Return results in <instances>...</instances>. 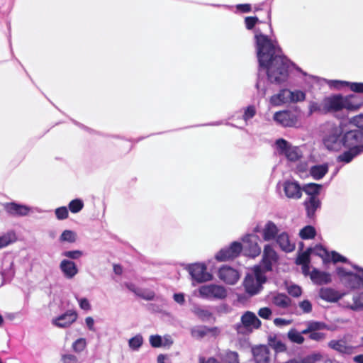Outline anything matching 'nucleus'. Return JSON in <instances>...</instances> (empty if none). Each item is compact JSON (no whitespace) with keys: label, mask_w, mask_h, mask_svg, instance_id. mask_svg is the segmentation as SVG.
Returning <instances> with one entry per match:
<instances>
[{"label":"nucleus","mask_w":363,"mask_h":363,"mask_svg":"<svg viewBox=\"0 0 363 363\" xmlns=\"http://www.w3.org/2000/svg\"><path fill=\"white\" fill-rule=\"evenodd\" d=\"M68 214V210L66 207H60L55 210V215L59 220L67 218Z\"/></svg>","instance_id":"nucleus-53"},{"label":"nucleus","mask_w":363,"mask_h":363,"mask_svg":"<svg viewBox=\"0 0 363 363\" xmlns=\"http://www.w3.org/2000/svg\"><path fill=\"white\" fill-rule=\"evenodd\" d=\"M289 103H298L306 99V93L301 90L291 91L289 89Z\"/></svg>","instance_id":"nucleus-32"},{"label":"nucleus","mask_w":363,"mask_h":363,"mask_svg":"<svg viewBox=\"0 0 363 363\" xmlns=\"http://www.w3.org/2000/svg\"><path fill=\"white\" fill-rule=\"evenodd\" d=\"M311 255L310 251H308V249L307 251L301 253L298 255V257L296 259V264H309V256Z\"/></svg>","instance_id":"nucleus-48"},{"label":"nucleus","mask_w":363,"mask_h":363,"mask_svg":"<svg viewBox=\"0 0 363 363\" xmlns=\"http://www.w3.org/2000/svg\"><path fill=\"white\" fill-rule=\"evenodd\" d=\"M299 308L303 313H308L312 311V304L308 300H303L298 303Z\"/></svg>","instance_id":"nucleus-55"},{"label":"nucleus","mask_w":363,"mask_h":363,"mask_svg":"<svg viewBox=\"0 0 363 363\" xmlns=\"http://www.w3.org/2000/svg\"><path fill=\"white\" fill-rule=\"evenodd\" d=\"M150 343L153 347H160L162 345H165L163 344V339L160 335H151L150 337Z\"/></svg>","instance_id":"nucleus-51"},{"label":"nucleus","mask_w":363,"mask_h":363,"mask_svg":"<svg viewBox=\"0 0 363 363\" xmlns=\"http://www.w3.org/2000/svg\"><path fill=\"white\" fill-rule=\"evenodd\" d=\"M273 118L277 123L285 127L294 126L298 121L296 116L289 111L276 112Z\"/></svg>","instance_id":"nucleus-16"},{"label":"nucleus","mask_w":363,"mask_h":363,"mask_svg":"<svg viewBox=\"0 0 363 363\" xmlns=\"http://www.w3.org/2000/svg\"><path fill=\"white\" fill-rule=\"evenodd\" d=\"M4 208L13 216H26L31 211L30 207L14 202L4 203Z\"/></svg>","instance_id":"nucleus-18"},{"label":"nucleus","mask_w":363,"mask_h":363,"mask_svg":"<svg viewBox=\"0 0 363 363\" xmlns=\"http://www.w3.org/2000/svg\"><path fill=\"white\" fill-rule=\"evenodd\" d=\"M80 308L85 311H89L91 309V305L89 303V301L86 298H82L77 299Z\"/></svg>","instance_id":"nucleus-61"},{"label":"nucleus","mask_w":363,"mask_h":363,"mask_svg":"<svg viewBox=\"0 0 363 363\" xmlns=\"http://www.w3.org/2000/svg\"><path fill=\"white\" fill-rule=\"evenodd\" d=\"M62 256L72 259H77L83 255V252L80 250H70L62 252Z\"/></svg>","instance_id":"nucleus-50"},{"label":"nucleus","mask_w":363,"mask_h":363,"mask_svg":"<svg viewBox=\"0 0 363 363\" xmlns=\"http://www.w3.org/2000/svg\"><path fill=\"white\" fill-rule=\"evenodd\" d=\"M256 111L255 108L252 106H248L244 113L243 119L247 121L249 119L252 118L255 115Z\"/></svg>","instance_id":"nucleus-58"},{"label":"nucleus","mask_w":363,"mask_h":363,"mask_svg":"<svg viewBox=\"0 0 363 363\" xmlns=\"http://www.w3.org/2000/svg\"><path fill=\"white\" fill-rule=\"evenodd\" d=\"M77 239V235L74 231L65 230L62 232L60 237L62 242H74Z\"/></svg>","instance_id":"nucleus-43"},{"label":"nucleus","mask_w":363,"mask_h":363,"mask_svg":"<svg viewBox=\"0 0 363 363\" xmlns=\"http://www.w3.org/2000/svg\"><path fill=\"white\" fill-rule=\"evenodd\" d=\"M342 145L348 149L363 152V133L354 130L346 133L342 137Z\"/></svg>","instance_id":"nucleus-4"},{"label":"nucleus","mask_w":363,"mask_h":363,"mask_svg":"<svg viewBox=\"0 0 363 363\" xmlns=\"http://www.w3.org/2000/svg\"><path fill=\"white\" fill-rule=\"evenodd\" d=\"M254 232L260 233L264 241H271L276 239L279 230L274 222L268 220L263 226L257 225Z\"/></svg>","instance_id":"nucleus-9"},{"label":"nucleus","mask_w":363,"mask_h":363,"mask_svg":"<svg viewBox=\"0 0 363 363\" xmlns=\"http://www.w3.org/2000/svg\"><path fill=\"white\" fill-rule=\"evenodd\" d=\"M353 267L357 270L356 273H351L345 282L352 289L363 287V269L356 265Z\"/></svg>","instance_id":"nucleus-23"},{"label":"nucleus","mask_w":363,"mask_h":363,"mask_svg":"<svg viewBox=\"0 0 363 363\" xmlns=\"http://www.w3.org/2000/svg\"><path fill=\"white\" fill-rule=\"evenodd\" d=\"M260 325L261 321L256 315L252 312L247 311L242 315L240 323L237 324L236 330L239 333H250L258 329Z\"/></svg>","instance_id":"nucleus-3"},{"label":"nucleus","mask_w":363,"mask_h":363,"mask_svg":"<svg viewBox=\"0 0 363 363\" xmlns=\"http://www.w3.org/2000/svg\"><path fill=\"white\" fill-rule=\"evenodd\" d=\"M340 305L354 311H363V292L345 296L342 298Z\"/></svg>","instance_id":"nucleus-10"},{"label":"nucleus","mask_w":363,"mask_h":363,"mask_svg":"<svg viewBox=\"0 0 363 363\" xmlns=\"http://www.w3.org/2000/svg\"><path fill=\"white\" fill-rule=\"evenodd\" d=\"M328 347L343 354H352L356 352L357 347L349 344L347 337L345 336L340 340H333L328 342Z\"/></svg>","instance_id":"nucleus-11"},{"label":"nucleus","mask_w":363,"mask_h":363,"mask_svg":"<svg viewBox=\"0 0 363 363\" xmlns=\"http://www.w3.org/2000/svg\"><path fill=\"white\" fill-rule=\"evenodd\" d=\"M302 331L299 333L296 330H290L288 333V337L293 342L301 344L304 341V337L302 336Z\"/></svg>","instance_id":"nucleus-45"},{"label":"nucleus","mask_w":363,"mask_h":363,"mask_svg":"<svg viewBox=\"0 0 363 363\" xmlns=\"http://www.w3.org/2000/svg\"><path fill=\"white\" fill-rule=\"evenodd\" d=\"M311 280L318 284H325L331 281L330 275L328 273L313 269L310 274Z\"/></svg>","instance_id":"nucleus-29"},{"label":"nucleus","mask_w":363,"mask_h":363,"mask_svg":"<svg viewBox=\"0 0 363 363\" xmlns=\"http://www.w3.org/2000/svg\"><path fill=\"white\" fill-rule=\"evenodd\" d=\"M189 272L192 279L197 282H205L212 279V275L206 272V267L203 264L190 265Z\"/></svg>","instance_id":"nucleus-12"},{"label":"nucleus","mask_w":363,"mask_h":363,"mask_svg":"<svg viewBox=\"0 0 363 363\" xmlns=\"http://www.w3.org/2000/svg\"><path fill=\"white\" fill-rule=\"evenodd\" d=\"M16 240L13 233H7L0 236V249L4 248L14 242Z\"/></svg>","instance_id":"nucleus-38"},{"label":"nucleus","mask_w":363,"mask_h":363,"mask_svg":"<svg viewBox=\"0 0 363 363\" xmlns=\"http://www.w3.org/2000/svg\"><path fill=\"white\" fill-rule=\"evenodd\" d=\"M191 335L193 337L201 339L208 335L207 327L199 326L191 330Z\"/></svg>","instance_id":"nucleus-42"},{"label":"nucleus","mask_w":363,"mask_h":363,"mask_svg":"<svg viewBox=\"0 0 363 363\" xmlns=\"http://www.w3.org/2000/svg\"><path fill=\"white\" fill-rule=\"evenodd\" d=\"M63 363H79L78 358L72 354H66L62 356Z\"/></svg>","instance_id":"nucleus-56"},{"label":"nucleus","mask_w":363,"mask_h":363,"mask_svg":"<svg viewBox=\"0 0 363 363\" xmlns=\"http://www.w3.org/2000/svg\"><path fill=\"white\" fill-rule=\"evenodd\" d=\"M143 344V337L140 334H138L128 340L129 347L134 351L138 350Z\"/></svg>","instance_id":"nucleus-35"},{"label":"nucleus","mask_w":363,"mask_h":363,"mask_svg":"<svg viewBox=\"0 0 363 363\" xmlns=\"http://www.w3.org/2000/svg\"><path fill=\"white\" fill-rule=\"evenodd\" d=\"M308 251H310L311 254H315L320 257L324 262L328 261L330 257L328 251L320 245H316L313 248H309Z\"/></svg>","instance_id":"nucleus-34"},{"label":"nucleus","mask_w":363,"mask_h":363,"mask_svg":"<svg viewBox=\"0 0 363 363\" xmlns=\"http://www.w3.org/2000/svg\"><path fill=\"white\" fill-rule=\"evenodd\" d=\"M279 257L274 247L267 244L264 245L262 259V264L259 265L264 272L271 271L272 267L278 261Z\"/></svg>","instance_id":"nucleus-7"},{"label":"nucleus","mask_w":363,"mask_h":363,"mask_svg":"<svg viewBox=\"0 0 363 363\" xmlns=\"http://www.w3.org/2000/svg\"><path fill=\"white\" fill-rule=\"evenodd\" d=\"M265 273L261 266H255L252 272L247 274L243 285L247 294L253 296L262 290V286L266 281Z\"/></svg>","instance_id":"nucleus-2"},{"label":"nucleus","mask_w":363,"mask_h":363,"mask_svg":"<svg viewBox=\"0 0 363 363\" xmlns=\"http://www.w3.org/2000/svg\"><path fill=\"white\" fill-rule=\"evenodd\" d=\"M269 102L274 106H279L289 103V89H281L278 94L272 96Z\"/></svg>","instance_id":"nucleus-25"},{"label":"nucleus","mask_w":363,"mask_h":363,"mask_svg":"<svg viewBox=\"0 0 363 363\" xmlns=\"http://www.w3.org/2000/svg\"><path fill=\"white\" fill-rule=\"evenodd\" d=\"M350 89L354 92L363 93V83H351Z\"/></svg>","instance_id":"nucleus-64"},{"label":"nucleus","mask_w":363,"mask_h":363,"mask_svg":"<svg viewBox=\"0 0 363 363\" xmlns=\"http://www.w3.org/2000/svg\"><path fill=\"white\" fill-rule=\"evenodd\" d=\"M342 128L335 126L331 128L330 132L326 135L324 143L328 149L338 150L342 145Z\"/></svg>","instance_id":"nucleus-8"},{"label":"nucleus","mask_w":363,"mask_h":363,"mask_svg":"<svg viewBox=\"0 0 363 363\" xmlns=\"http://www.w3.org/2000/svg\"><path fill=\"white\" fill-rule=\"evenodd\" d=\"M308 109L310 114H312L315 112L326 113L325 110H324L323 100L320 104L311 101L308 106Z\"/></svg>","instance_id":"nucleus-44"},{"label":"nucleus","mask_w":363,"mask_h":363,"mask_svg":"<svg viewBox=\"0 0 363 363\" xmlns=\"http://www.w3.org/2000/svg\"><path fill=\"white\" fill-rule=\"evenodd\" d=\"M284 155L291 161H296L301 157V153L298 147L291 146Z\"/></svg>","instance_id":"nucleus-39"},{"label":"nucleus","mask_w":363,"mask_h":363,"mask_svg":"<svg viewBox=\"0 0 363 363\" xmlns=\"http://www.w3.org/2000/svg\"><path fill=\"white\" fill-rule=\"evenodd\" d=\"M59 267L64 277L67 279H73L79 272L77 264L69 259H62Z\"/></svg>","instance_id":"nucleus-21"},{"label":"nucleus","mask_w":363,"mask_h":363,"mask_svg":"<svg viewBox=\"0 0 363 363\" xmlns=\"http://www.w3.org/2000/svg\"><path fill=\"white\" fill-rule=\"evenodd\" d=\"M193 312L200 318H206L209 315V313L207 311L198 306L194 308Z\"/></svg>","instance_id":"nucleus-62"},{"label":"nucleus","mask_w":363,"mask_h":363,"mask_svg":"<svg viewBox=\"0 0 363 363\" xmlns=\"http://www.w3.org/2000/svg\"><path fill=\"white\" fill-rule=\"evenodd\" d=\"M279 247L286 252H291L295 249V245L289 238L288 233L282 232L276 238Z\"/></svg>","instance_id":"nucleus-24"},{"label":"nucleus","mask_w":363,"mask_h":363,"mask_svg":"<svg viewBox=\"0 0 363 363\" xmlns=\"http://www.w3.org/2000/svg\"><path fill=\"white\" fill-rule=\"evenodd\" d=\"M199 296L207 299H222L227 296L225 289L220 285H203L199 289Z\"/></svg>","instance_id":"nucleus-6"},{"label":"nucleus","mask_w":363,"mask_h":363,"mask_svg":"<svg viewBox=\"0 0 363 363\" xmlns=\"http://www.w3.org/2000/svg\"><path fill=\"white\" fill-rule=\"evenodd\" d=\"M324 110L326 113L330 111H338L345 108L344 96L341 95H332L324 98Z\"/></svg>","instance_id":"nucleus-14"},{"label":"nucleus","mask_w":363,"mask_h":363,"mask_svg":"<svg viewBox=\"0 0 363 363\" xmlns=\"http://www.w3.org/2000/svg\"><path fill=\"white\" fill-rule=\"evenodd\" d=\"M362 152L358 150H354L353 149H349L348 151H346L338 156L337 160L340 162H344L345 163H349L352 160V159L360 154Z\"/></svg>","instance_id":"nucleus-33"},{"label":"nucleus","mask_w":363,"mask_h":363,"mask_svg":"<svg viewBox=\"0 0 363 363\" xmlns=\"http://www.w3.org/2000/svg\"><path fill=\"white\" fill-rule=\"evenodd\" d=\"M86 347V341L84 338H79L72 344V350L77 353L82 352Z\"/></svg>","instance_id":"nucleus-46"},{"label":"nucleus","mask_w":363,"mask_h":363,"mask_svg":"<svg viewBox=\"0 0 363 363\" xmlns=\"http://www.w3.org/2000/svg\"><path fill=\"white\" fill-rule=\"evenodd\" d=\"M320 297L329 302H335L342 298V295L334 289L325 288L321 289L319 292Z\"/></svg>","instance_id":"nucleus-28"},{"label":"nucleus","mask_w":363,"mask_h":363,"mask_svg":"<svg viewBox=\"0 0 363 363\" xmlns=\"http://www.w3.org/2000/svg\"><path fill=\"white\" fill-rule=\"evenodd\" d=\"M219 278L229 284H235L240 278L238 272L230 267L223 266L219 269Z\"/></svg>","instance_id":"nucleus-19"},{"label":"nucleus","mask_w":363,"mask_h":363,"mask_svg":"<svg viewBox=\"0 0 363 363\" xmlns=\"http://www.w3.org/2000/svg\"><path fill=\"white\" fill-rule=\"evenodd\" d=\"M288 293L294 297H298L301 295L302 291L300 286L297 285H290L287 288Z\"/></svg>","instance_id":"nucleus-52"},{"label":"nucleus","mask_w":363,"mask_h":363,"mask_svg":"<svg viewBox=\"0 0 363 363\" xmlns=\"http://www.w3.org/2000/svg\"><path fill=\"white\" fill-rule=\"evenodd\" d=\"M77 313L74 311L69 310L65 313L52 319V323L58 328L69 327L77 319Z\"/></svg>","instance_id":"nucleus-15"},{"label":"nucleus","mask_w":363,"mask_h":363,"mask_svg":"<svg viewBox=\"0 0 363 363\" xmlns=\"http://www.w3.org/2000/svg\"><path fill=\"white\" fill-rule=\"evenodd\" d=\"M315 235V230L311 225H307L302 228L299 232V235L302 239H311Z\"/></svg>","instance_id":"nucleus-40"},{"label":"nucleus","mask_w":363,"mask_h":363,"mask_svg":"<svg viewBox=\"0 0 363 363\" xmlns=\"http://www.w3.org/2000/svg\"><path fill=\"white\" fill-rule=\"evenodd\" d=\"M306 328L302 330L303 335L308 334L311 340L320 342L325 339L326 335L320 330L327 328V325L323 322L308 321L306 323Z\"/></svg>","instance_id":"nucleus-5"},{"label":"nucleus","mask_w":363,"mask_h":363,"mask_svg":"<svg viewBox=\"0 0 363 363\" xmlns=\"http://www.w3.org/2000/svg\"><path fill=\"white\" fill-rule=\"evenodd\" d=\"M272 313L271 309L267 307L262 308L258 311V315L264 319H269Z\"/></svg>","instance_id":"nucleus-59"},{"label":"nucleus","mask_w":363,"mask_h":363,"mask_svg":"<svg viewBox=\"0 0 363 363\" xmlns=\"http://www.w3.org/2000/svg\"><path fill=\"white\" fill-rule=\"evenodd\" d=\"M345 108L357 110L363 105V99L357 95L344 96Z\"/></svg>","instance_id":"nucleus-26"},{"label":"nucleus","mask_w":363,"mask_h":363,"mask_svg":"<svg viewBox=\"0 0 363 363\" xmlns=\"http://www.w3.org/2000/svg\"><path fill=\"white\" fill-rule=\"evenodd\" d=\"M83 206V203L81 200L74 199L69 203V208L71 212L76 213L82 210Z\"/></svg>","instance_id":"nucleus-47"},{"label":"nucleus","mask_w":363,"mask_h":363,"mask_svg":"<svg viewBox=\"0 0 363 363\" xmlns=\"http://www.w3.org/2000/svg\"><path fill=\"white\" fill-rule=\"evenodd\" d=\"M328 171V164H323L312 167L310 169V173L315 179H320L325 175Z\"/></svg>","instance_id":"nucleus-31"},{"label":"nucleus","mask_w":363,"mask_h":363,"mask_svg":"<svg viewBox=\"0 0 363 363\" xmlns=\"http://www.w3.org/2000/svg\"><path fill=\"white\" fill-rule=\"evenodd\" d=\"M139 296L142 297L145 300H152L155 297V293L152 291H145V290H139L138 294Z\"/></svg>","instance_id":"nucleus-57"},{"label":"nucleus","mask_w":363,"mask_h":363,"mask_svg":"<svg viewBox=\"0 0 363 363\" xmlns=\"http://www.w3.org/2000/svg\"><path fill=\"white\" fill-rule=\"evenodd\" d=\"M255 363H269L270 361V352L265 345H259L252 349Z\"/></svg>","instance_id":"nucleus-22"},{"label":"nucleus","mask_w":363,"mask_h":363,"mask_svg":"<svg viewBox=\"0 0 363 363\" xmlns=\"http://www.w3.org/2000/svg\"><path fill=\"white\" fill-rule=\"evenodd\" d=\"M337 273L338 276L345 281L347 279V278L350 277L351 274L350 272H347L344 268L342 267L337 268Z\"/></svg>","instance_id":"nucleus-63"},{"label":"nucleus","mask_w":363,"mask_h":363,"mask_svg":"<svg viewBox=\"0 0 363 363\" xmlns=\"http://www.w3.org/2000/svg\"><path fill=\"white\" fill-rule=\"evenodd\" d=\"M322 358V355L319 353L313 354L302 359L301 363H315Z\"/></svg>","instance_id":"nucleus-54"},{"label":"nucleus","mask_w":363,"mask_h":363,"mask_svg":"<svg viewBox=\"0 0 363 363\" xmlns=\"http://www.w3.org/2000/svg\"><path fill=\"white\" fill-rule=\"evenodd\" d=\"M304 203L309 217H312L315 211L320 206V201L317 196H310Z\"/></svg>","instance_id":"nucleus-30"},{"label":"nucleus","mask_w":363,"mask_h":363,"mask_svg":"<svg viewBox=\"0 0 363 363\" xmlns=\"http://www.w3.org/2000/svg\"><path fill=\"white\" fill-rule=\"evenodd\" d=\"M277 148L280 150L281 153L285 155L286 152L291 147L289 143L284 139H279L276 141Z\"/></svg>","instance_id":"nucleus-49"},{"label":"nucleus","mask_w":363,"mask_h":363,"mask_svg":"<svg viewBox=\"0 0 363 363\" xmlns=\"http://www.w3.org/2000/svg\"><path fill=\"white\" fill-rule=\"evenodd\" d=\"M221 358L227 363H239L238 354L235 352L226 351L221 354Z\"/></svg>","instance_id":"nucleus-41"},{"label":"nucleus","mask_w":363,"mask_h":363,"mask_svg":"<svg viewBox=\"0 0 363 363\" xmlns=\"http://www.w3.org/2000/svg\"><path fill=\"white\" fill-rule=\"evenodd\" d=\"M242 248V245L240 242H234L229 247L220 250L216 255V258L220 262L233 259L238 256Z\"/></svg>","instance_id":"nucleus-13"},{"label":"nucleus","mask_w":363,"mask_h":363,"mask_svg":"<svg viewBox=\"0 0 363 363\" xmlns=\"http://www.w3.org/2000/svg\"><path fill=\"white\" fill-rule=\"evenodd\" d=\"M245 22L246 28L250 30L258 22V18L257 17H246L245 19Z\"/></svg>","instance_id":"nucleus-60"},{"label":"nucleus","mask_w":363,"mask_h":363,"mask_svg":"<svg viewBox=\"0 0 363 363\" xmlns=\"http://www.w3.org/2000/svg\"><path fill=\"white\" fill-rule=\"evenodd\" d=\"M285 195L289 199H298L302 196V189L295 181H286L283 184Z\"/></svg>","instance_id":"nucleus-20"},{"label":"nucleus","mask_w":363,"mask_h":363,"mask_svg":"<svg viewBox=\"0 0 363 363\" xmlns=\"http://www.w3.org/2000/svg\"><path fill=\"white\" fill-rule=\"evenodd\" d=\"M269 345L277 352H283L286 350L284 344L274 335L269 337Z\"/></svg>","instance_id":"nucleus-37"},{"label":"nucleus","mask_w":363,"mask_h":363,"mask_svg":"<svg viewBox=\"0 0 363 363\" xmlns=\"http://www.w3.org/2000/svg\"><path fill=\"white\" fill-rule=\"evenodd\" d=\"M271 301L274 305L281 308H287L291 303V298L284 294H272Z\"/></svg>","instance_id":"nucleus-27"},{"label":"nucleus","mask_w":363,"mask_h":363,"mask_svg":"<svg viewBox=\"0 0 363 363\" xmlns=\"http://www.w3.org/2000/svg\"><path fill=\"white\" fill-rule=\"evenodd\" d=\"M257 57L259 67L267 70L269 80L272 83L281 84L288 77L289 60L281 55V49L267 35L256 32Z\"/></svg>","instance_id":"nucleus-1"},{"label":"nucleus","mask_w":363,"mask_h":363,"mask_svg":"<svg viewBox=\"0 0 363 363\" xmlns=\"http://www.w3.org/2000/svg\"><path fill=\"white\" fill-rule=\"evenodd\" d=\"M322 186L314 183H310L303 186V190L310 196H316L319 194Z\"/></svg>","instance_id":"nucleus-36"},{"label":"nucleus","mask_w":363,"mask_h":363,"mask_svg":"<svg viewBox=\"0 0 363 363\" xmlns=\"http://www.w3.org/2000/svg\"><path fill=\"white\" fill-rule=\"evenodd\" d=\"M257 240L258 237L253 234L247 235L242 238L244 248L250 256L256 257L260 254L261 248Z\"/></svg>","instance_id":"nucleus-17"}]
</instances>
